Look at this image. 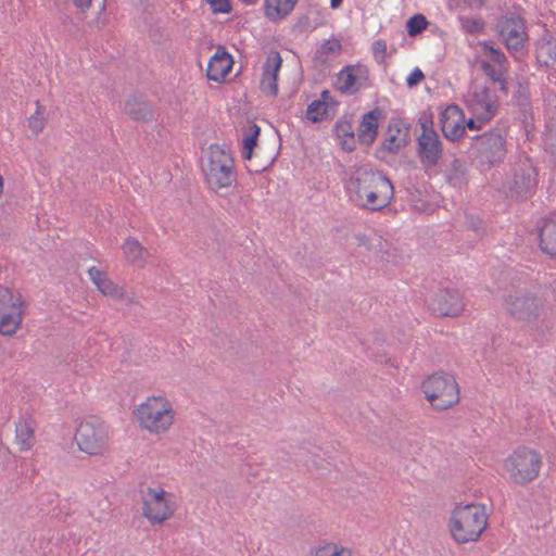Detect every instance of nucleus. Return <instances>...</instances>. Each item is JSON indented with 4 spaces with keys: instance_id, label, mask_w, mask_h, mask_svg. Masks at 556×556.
I'll return each instance as SVG.
<instances>
[{
    "instance_id": "obj_1",
    "label": "nucleus",
    "mask_w": 556,
    "mask_h": 556,
    "mask_svg": "<svg viewBox=\"0 0 556 556\" xmlns=\"http://www.w3.org/2000/svg\"><path fill=\"white\" fill-rule=\"evenodd\" d=\"M349 201L369 211H381L393 199V186L380 172L367 166L351 167L343 179Z\"/></svg>"
},
{
    "instance_id": "obj_2",
    "label": "nucleus",
    "mask_w": 556,
    "mask_h": 556,
    "mask_svg": "<svg viewBox=\"0 0 556 556\" xmlns=\"http://www.w3.org/2000/svg\"><path fill=\"white\" fill-rule=\"evenodd\" d=\"M201 168L205 184L215 193H222L236 182L235 160L230 151L219 144L207 148Z\"/></svg>"
},
{
    "instance_id": "obj_3",
    "label": "nucleus",
    "mask_w": 556,
    "mask_h": 556,
    "mask_svg": "<svg viewBox=\"0 0 556 556\" xmlns=\"http://www.w3.org/2000/svg\"><path fill=\"white\" fill-rule=\"evenodd\" d=\"M488 513L483 505H456L450 517V531L457 543L476 542L488 527Z\"/></svg>"
},
{
    "instance_id": "obj_4",
    "label": "nucleus",
    "mask_w": 556,
    "mask_h": 556,
    "mask_svg": "<svg viewBox=\"0 0 556 556\" xmlns=\"http://www.w3.org/2000/svg\"><path fill=\"white\" fill-rule=\"evenodd\" d=\"M134 414L139 426L151 434L167 432L175 419L173 403L164 395L148 396Z\"/></svg>"
},
{
    "instance_id": "obj_5",
    "label": "nucleus",
    "mask_w": 556,
    "mask_h": 556,
    "mask_svg": "<svg viewBox=\"0 0 556 556\" xmlns=\"http://www.w3.org/2000/svg\"><path fill=\"white\" fill-rule=\"evenodd\" d=\"M546 308V300L540 288L516 290L504 301V309L514 319L532 323L540 318Z\"/></svg>"
},
{
    "instance_id": "obj_6",
    "label": "nucleus",
    "mask_w": 556,
    "mask_h": 556,
    "mask_svg": "<svg viewBox=\"0 0 556 556\" xmlns=\"http://www.w3.org/2000/svg\"><path fill=\"white\" fill-rule=\"evenodd\" d=\"M542 458L529 447H519L503 462L504 476L511 483L525 485L533 481L540 473Z\"/></svg>"
},
{
    "instance_id": "obj_7",
    "label": "nucleus",
    "mask_w": 556,
    "mask_h": 556,
    "mask_svg": "<svg viewBox=\"0 0 556 556\" xmlns=\"http://www.w3.org/2000/svg\"><path fill=\"white\" fill-rule=\"evenodd\" d=\"M422 391L431 406L439 410L447 409L459 401V387L448 374H434L422 382Z\"/></svg>"
},
{
    "instance_id": "obj_8",
    "label": "nucleus",
    "mask_w": 556,
    "mask_h": 556,
    "mask_svg": "<svg viewBox=\"0 0 556 556\" xmlns=\"http://www.w3.org/2000/svg\"><path fill=\"white\" fill-rule=\"evenodd\" d=\"M25 311L22 294L0 286V334L11 337L20 329Z\"/></svg>"
},
{
    "instance_id": "obj_9",
    "label": "nucleus",
    "mask_w": 556,
    "mask_h": 556,
    "mask_svg": "<svg viewBox=\"0 0 556 556\" xmlns=\"http://www.w3.org/2000/svg\"><path fill=\"white\" fill-rule=\"evenodd\" d=\"M472 149L478 163L483 168L502 163L507 153L506 140L498 129L476 137Z\"/></svg>"
},
{
    "instance_id": "obj_10",
    "label": "nucleus",
    "mask_w": 556,
    "mask_h": 556,
    "mask_svg": "<svg viewBox=\"0 0 556 556\" xmlns=\"http://www.w3.org/2000/svg\"><path fill=\"white\" fill-rule=\"evenodd\" d=\"M496 33L510 53H520L526 49L529 36L521 16L514 13L501 16L496 23Z\"/></svg>"
},
{
    "instance_id": "obj_11",
    "label": "nucleus",
    "mask_w": 556,
    "mask_h": 556,
    "mask_svg": "<svg viewBox=\"0 0 556 556\" xmlns=\"http://www.w3.org/2000/svg\"><path fill=\"white\" fill-rule=\"evenodd\" d=\"M75 439L81 452L100 455L109 445V428L103 422L86 420L79 425Z\"/></svg>"
},
{
    "instance_id": "obj_12",
    "label": "nucleus",
    "mask_w": 556,
    "mask_h": 556,
    "mask_svg": "<svg viewBox=\"0 0 556 556\" xmlns=\"http://www.w3.org/2000/svg\"><path fill=\"white\" fill-rule=\"evenodd\" d=\"M465 103L472 116L481 123L492 119L498 106L497 97L488 87L480 85L471 88Z\"/></svg>"
},
{
    "instance_id": "obj_13",
    "label": "nucleus",
    "mask_w": 556,
    "mask_h": 556,
    "mask_svg": "<svg viewBox=\"0 0 556 556\" xmlns=\"http://www.w3.org/2000/svg\"><path fill=\"white\" fill-rule=\"evenodd\" d=\"M174 513L172 495L161 488L148 489L143 498V515L151 523H162Z\"/></svg>"
},
{
    "instance_id": "obj_14",
    "label": "nucleus",
    "mask_w": 556,
    "mask_h": 556,
    "mask_svg": "<svg viewBox=\"0 0 556 556\" xmlns=\"http://www.w3.org/2000/svg\"><path fill=\"white\" fill-rule=\"evenodd\" d=\"M420 126L421 134L417 139L418 156L422 165L432 167L438 165L442 157V142L431 121H424Z\"/></svg>"
},
{
    "instance_id": "obj_15",
    "label": "nucleus",
    "mask_w": 556,
    "mask_h": 556,
    "mask_svg": "<svg viewBox=\"0 0 556 556\" xmlns=\"http://www.w3.org/2000/svg\"><path fill=\"white\" fill-rule=\"evenodd\" d=\"M369 78V71L363 64L348 65L343 67L336 80V87L343 93L354 94L366 87Z\"/></svg>"
},
{
    "instance_id": "obj_16",
    "label": "nucleus",
    "mask_w": 556,
    "mask_h": 556,
    "mask_svg": "<svg viewBox=\"0 0 556 556\" xmlns=\"http://www.w3.org/2000/svg\"><path fill=\"white\" fill-rule=\"evenodd\" d=\"M465 303L457 290L441 291L432 301L431 309L439 316L455 317L463 313Z\"/></svg>"
},
{
    "instance_id": "obj_17",
    "label": "nucleus",
    "mask_w": 556,
    "mask_h": 556,
    "mask_svg": "<svg viewBox=\"0 0 556 556\" xmlns=\"http://www.w3.org/2000/svg\"><path fill=\"white\" fill-rule=\"evenodd\" d=\"M536 182L535 168L529 160H526L515 167L514 177L508 188L514 194L523 195L531 192Z\"/></svg>"
},
{
    "instance_id": "obj_18",
    "label": "nucleus",
    "mask_w": 556,
    "mask_h": 556,
    "mask_svg": "<svg viewBox=\"0 0 556 556\" xmlns=\"http://www.w3.org/2000/svg\"><path fill=\"white\" fill-rule=\"evenodd\" d=\"M441 129L448 140H457L465 134V115L457 105H448L441 113Z\"/></svg>"
},
{
    "instance_id": "obj_19",
    "label": "nucleus",
    "mask_w": 556,
    "mask_h": 556,
    "mask_svg": "<svg viewBox=\"0 0 556 556\" xmlns=\"http://www.w3.org/2000/svg\"><path fill=\"white\" fill-rule=\"evenodd\" d=\"M282 59L277 51H271L267 55L263 65V74L261 79V89L263 92L275 97L278 92L277 77L281 67Z\"/></svg>"
},
{
    "instance_id": "obj_20",
    "label": "nucleus",
    "mask_w": 556,
    "mask_h": 556,
    "mask_svg": "<svg viewBox=\"0 0 556 556\" xmlns=\"http://www.w3.org/2000/svg\"><path fill=\"white\" fill-rule=\"evenodd\" d=\"M536 62L546 68L556 70V37L548 30L535 43Z\"/></svg>"
},
{
    "instance_id": "obj_21",
    "label": "nucleus",
    "mask_w": 556,
    "mask_h": 556,
    "mask_svg": "<svg viewBox=\"0 0 556 556\" xmlns=\"http://www.w3.org/2000/svg\"><path fill=\"white\" fill-rule=\"evenodd\" d=\"M232 56L224 48H218L208 61L206 68L207 78L217 83L223 81L232 68Z\"/></svg>"
},
{
    "instance_id": "obj_22",
    "label": "nucleus",
    "mask_w": 556,
    "mask_h": 556,
    "mask_svg": "<svg viewBox=\"0 0 556 556\" xmlns=\"http://www.w3.org/2000/svg\"><path fill=\"white\" fill-rule=\"evenodd\" d=\"M88 275L97 289L103 295L110 296L114 300H123L125 298V289L114 283L102 270L97 267H91L88 269Z\"/></svg>"
},
{
    "instance_id": "obj_23",
    "label": "nucleus",
    "mask_w": 556,
    "mask_h": 556,
    "mask_svg": "<svg viewBox=\"0 0 556 556\" xmlns=\"http://www.w3.org/2000/svg\"><path fill=\"white\" fill-rule=\"evenodd\" d=\"M36 424L30 416H23L15 427V444L21 451H29L35 444Z\"/></svg>"
},
{
    "instance_id": "obj_24",
    "label": "nucleus",
    "mask_w": 556,
    "mask_h": 556,
    "mask_svg": "<svg viewBox=\"0 0 556 556\" xmlns=\"http://www.w3.org/2000/svg\"><path fill=\"white\" fill-rule=\"evenodd\" d=\"M540 248L544 253L556 256V214L543 220L540 229Z\"/></svg>"
},
{
    "instance_id": "obj_25",
    "label": "nucleus",
    "mask_w": 556,
    "mask_h": 556,
    "mask_svg": "<svg viewBox=\"0 0 556 556\" xmlns=\"http://www.w3.org/2000/svg\"><path fill=\"white\" fill-rule=\"evenodd\" d=\"M380 115L381 112L379 110H374L363 116L357 134L362 143L370 144L375 141Z\"/></svg>"
},
{
    "instance_id": "obj_26",
    "label": "nucleus",
    "mask_w": 556,
    "mask_h": 556,
    "mask_svg": "<svg viewBox=\"0 0 556 556\" xmlns=\"http://www.w3.org/2000/svg\"><path fill=\"white\" fill-rule=\"evenodd\" d=\"M298 0H265V15L270 21H279L289 15Z\"/></svg>"
},
{
    "instance_id": "obj_27",
    "label": "nucleus",
    "mask_w": 556,
    "mask_h": 556,
    "mask_svg": "<svg viewBox=\"0 0 556 556\" xmlns=\"http://www.w3.org/2000/svg\"><path fill=\"white\" fill-rule=\"evenodd\" d=\"M125 257L131 264L142 267L149 256L148 250L135 238H127L122 247Z\"/></svg>"
},
{
    "instance_id": "obj_28",
    "label": "nucleus",
    "mask_w": 556,
    "mask_h": 556,
    "mask_svg": "<svg viewBox=\"0 0 556 556\" xmlns=\"http://www.w3.org/2000/svg\"><path fill=\"white\" fill-rule=\"evenodd\" d=\"M336 136L345 151H353L356 147L354 129L349 121H339L334 127Z\"/></svg>"
},
{
    "instance_id": "obj_29",
    "label": "nucleus",
    "mask_w": 556,
    "mask_h": 556,
    "mask_svg": "<svg viewBox=\"0 0 556 556\" xmlns=\"http://www.w3.org/2000/svg\"><path fill=\"white\" fill-rule=\"evenodd\" d=\"M125 112L135 121H148L152 118L150 105L137 98H131L126 101Z\"/></svg>"
},
{
    "instance_id": "obj_30",
    "label": "nucleus",
    "mask_w": 556,
    "mask_h": 556,
    "mask_svg": "<svg viewBox=\"0 0 556 556\" xmlns=\"http://www.w3.org/2000/svg\"><path fill=\"white\" fill-rule=\"evenodd\" d=\"M406 146V132L397 126L390 125L383 140V148L389 152H396Z\"/></svg>"
},
{
    "instance_id": "obj_31",
    "label": "nucleus",
    "mask_w": 556,
    "mask_h": 556,
    "mask_svg": "<svg viewBox=\"0 0 556 556\" xmlns=\"http://www.w3.org/2000/svg\"><path fill=\"white\" fill-rule=\"evenodd\" d=\"M481 70L490 78L491 81L498 84L500 90L507 92V80L505 77L506 67L500 65H492L489 61L482 60L480 63Z\"/></svg>"
},
{
    "instance_id": "obj_32",
    "label": "nucleus",
    "mask_w": 556,
    "mask_h": 556,
    "mask_svg": "<svg viewBox=\"0 0 556 556\" xmlns=\"http://www.w3.org/2000/svg\"><path fill=\"white\" fill-rule=\"evenodd\" d=\"M328 113L327 102L321 100H314L308 104L306 110V118L313 123L321 122Z\"/></svg>"
},
{
    "instance_id": "obj_33",
    "label": "nucleus",
    "mask_w": 556,
    "mask_h": 556,
    "mask_svg": "<svg viewBox=\"0 0 556 556\" xmlns=\"http://www.w3.org/2000/svg\"><path fill=\"white\" fill-rule=\"evenodd\" d=\"M341 42L339 39L331 38L325 40L318 48L316 55L319 60L326 61L329 55H336L341 51Z\"/></svg>"
},
{
    "instance_id": "obj_34",
    "label": "nucleus",
    "mask_w": 556,
    "mask_h": 556,
    "mask_svg": "<svg viewBox=\"0 0 556 556\" xmlns=\"http://www.w3.org/2000/svg\"><path fill=\"white\" fill-rule=\"evenodd\" d=\"M315 556H352V551L336 543H326L316 548Z\"/></svg>"
},
{
    "instance_id": "obj_35",
    "label": "nucleus",
    "mask_w": 556,
    "mask_h": 556,
    "mask_svg": "<svg viewBox=\"0 0 556 556\" xmlns=\"http://www.w3.org/2000/svg\"><path fill=\"white\" fill-rule=\"evenodd\" d=\"M260 135V127L253 125L250 129V132L243 137L242 141V156L244 159H251L253 148L256 144V139Z\"/></svg>"
},
{
    "instance_id": "obj_36",
    "label": "nucleus",
    "mask_w": 556,
    "mask_h": 556,
    "mask_svg": "<svg viewBox=\"0 0 556 556\" xmlns=\"http://www.w3.org/2000/svg\"><path fill=\"white\" fill-rule=\"evenodd\" d=\"M447 180L453 186H460L464 184L465 180V167L463 163L458 160H455L451 168L448 169L446 174Z\"/></svg>"
},
{
    "instance_id": "obj_37",
    "label": "nucleus",
    "mask_w": 556,
    "mask_h": 556,
    "mask_svg": "<svg viewBox=\"0 0 556 556\" xmlns=\"http://www.w3.org/2000/svg\"><path fill=\"white\" fill-rule=\"evenodd\" d=\"M481 49L482 54L486 56L489 61L495 63L496 65L505 66V64L507 63L505 54L501 50L494 48L492 45L484 42L481 45Z\"/></svg>"
},
{
    "instance_id": "obj_38",
    "label": "nucleus",
    "mask_w": 556,
    "mask_h": 556,
    "mask_svg": "<svg viewBox=\"0 0 556 556\" xmlns=\"http://www.w3.org/2000/svg\"><path fill=\"white\" fill-rule=\"evenodd\" d=\"M427 20L424 15L417 14L407 21L406 29L409 36H416L427 27Z\"/></svg>"
},
{
    "instance_id": "obj_39",
    "label": "nucleus",
    "mask_w": 556,
    "mask_h": 556,
    "mask_svg": "<svg viewBox=\"0 0 556 556\" xmlns=\"http://www.w3.org/2000/svg\"><path fill=\"white\" fill-rule=\"evenodd\" d=\"M45 125H46V119L42 116V114L40 113V106L37 104L36 112L33 115H30V117L28 119V126L35 134H38V132L42 131V129L45 128Z\"/></svg>"
},
{
    "instance_id": "obj_40",
    "label": "nucleus",
    "mask_w": 556,
    "mask_h": 556,
    "mask_svg": "<svg viewBox=\"0 0 556 556\" xmlns=\"http://www.w3.org/2000/svg\"><path fill=\"white\" fill-rule=\"evenodd\" d=\"M387 42L383 39H377L372 43V54L375 60L382 64L387 58Z\"/></svg>"
},
{
    "instance_id": "obj_41",
    "label": "nucleus",
    "mask_w": 556,
    "mask_h": 556,
    "mask_svg": "<svg viewBox=\"0 0 556 556\" xmlns=\"http://www.w3.org/2000/svg\"><path fill=\"white\" fill-rule=\"evenodd\" d=\"M214 13H229L231 5L228 0H206Z\"/></svg>"
},
{
    "instance_id": "obj_42",
    "label": "nucleus",
    "mask_w": 556,
    "mask_h": 556,
    "mask_svg": "<svg viewBox=\"0 0 556 556\" xmlns=\"http://www.w3.org/2000/svg\"><path fill=\"white\" fill-rule=\"evenodd\" d=\"M425 79V75L419 67H415L406 78L409 88L418 86Z\"/></svg>"
},
{
    "instance_id": "obj_43",
    "label": "nucleus",
    "mask_w": 556,
    "mask_h": 556,
    "mask_svg": "<svg viewBox=\"0 0 556 556\" xmlns=\"http://www.w3.org/2000/svg\"><path fill=\"white\" fill-rule=\"evenodd\" d=\"M477 118L473 116L472 118H469L468 122L465 121V127L467 126L469 129H479L480 125H477Z\"/></svg>"
},
{
    "instance_id": "obj_44",
    "label": "nucleus",
    "mask_w": 556,
    "mask_h": 556,
    "mask_svg": "<svg viewBox=\"0 0 556 556\" xmlns=\"http://www.w3.org/2000/svg\"><path fill=\"white\" fill-rule=\"evenodd\" d=\"M469 30H479L482 28V23L478 20L470 21V25L467 26Z\"/></svg>"
},
{
    "instance_id": "obj_45",
    "label": "nucleus",
    "mask_w": 556,
    "mask_h": 556,
    "mask_svg": "<svg viewBox=\"0 0 556 556\" xmlns=\"http://www.w3.org/2000/svg\"><path fill=\"white\" fill-rule=\"evenodd\" d=\"M74 2L81 10H85L86 8H89L90 4H91V0H74Z\"/></svg>"
},
{
    "instance_id": "obj_46",
    "label": "nucleus",
    "mask_w": 556,
    "mask_h": 556,
    "mask_svg": "<svg viewBox=\"0 0 556 556\" xmlns=\"http://www.w3.org/2000/svg\"><path fill=\"white\" fill-rule=\"evenodd\" d=\"M341 3H342V0H331L330 1V7L332 9H338L341 5Z\"/></svg>"
},
{
    "instance_id": "obj_47",
    "label": "nucleus",
    "mask_w": 556,
    "mask_h": 556,
    "mask_svg": "<svg viewBox=\"0 0 556 556\" xmlns=\"http://www.w3.org/2000/svg\"><path fill=\"white\" fill-rule=\"evenodd\" d=\"M330 92L328 90H325L321 92V101H327L329 99Z\"/></svg>"
},
{
    "instance_id": "obj_48",
    "label": "nucleus",
    "mask_w": 556,
    "mask_h": 556,
    "mask_svg": "<svg viewBox=\"0 0 556 556\" xmlns=\"http://www.w3.org/2000/svg\"><path fill=\"white\" fill-rule=\"evenodd\" d=\"M247 4H254L257 0H242Z\"/></svg>"
}]
</instances>
